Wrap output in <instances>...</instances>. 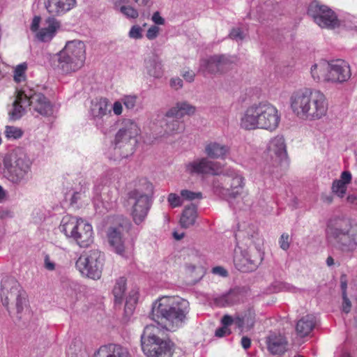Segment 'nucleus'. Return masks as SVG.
Here are the masks:
<instances>
[{"label": "nucleus", "mask_w": 357, "mask_h": 357, "mask_svg": "<svg viewBox=\"0 0 357 357\" xmlns=\"http://www.w3.org/2000/svg\"><path fill=\"white\" fill-rule=\"evenodd\" d=\"M189 312V303L179 297L165 296L152 306L151 318L162 328L175 331L182 327Z\"/></svg>", "instance_id": "obj_1"}, {"label": "nucleus", "mask_w": 357, "mask_h": 357, "mask_svg": "<svg viewBox=\"0 0 357 357\" xmlns=\"http://www.w3.org/2000/svg\"><path fill=\"white\" fill-rule=\"evenodd\" d=\"M289 104L298 118L307 121H316L325 116L328 106L324 93L310 88L294 91L290 96Z\"/></svg>", "instance_id": "obj_2"}, {"label": "nucleus", "mask_w": 357, "mask_h": 357, "mask_svg": "<svg viewBox=\"0 0 357 357\" xmlns=\"http://www.w3.org/2000/svg\"><path fill=\"white\" fill-rule=\"evenodd\" d=\"M280 121V114L268 102H255L248 107L240 118V127L246 130H275Z\"/></svg>", "instance_id": "obj_3"}, {"label": "nucleus", "mask_w": 357, "mask_h": 357, "mask_svg": "<svg viewBox=\"0 0 357 357\" xmlns=\"http://www.w3.org/2000/svg\"><path fill=\"white\" fill-rule=\"evenodd\" d=\"M326 235L328 241L342 252L357 248V223L349 218L335 216L328 220Z\"/></svg>", "instance_id": "obj_4"}, {"label": "nucleus", "mask_w": 357, "mask_h": 357, "mask_svg": "<svg viewBox=\"0 0 357 357\" xmlns=\"http://www.w3.org/2000/svg\"><path fill=\"white\" fill-rule=\"evenodd\" d=\"M235 236L236 239L242 238L245 241V245L250 241V244L256 245L254 249L236 254L234 260L236 268L242 272L256 270L263 260V253L258 248L261 243L258 232L252 227L249 228L247 231H238Z\"/></svg>", "instance_id": "obj_5"}, {"label": "nucleus", "mask_w": 357, "mask_h": 357, "mask_svg": "<svg viewBox=\"0 0 357 357\" xmlns=\"http://www.w3.org/2000/svg\"><path fill=\"white\" fill-rule=\"evenodd\" d=\"M56 68L62 74H71L80 70L86 60V45L79 40L68 41L56 54Z\"/></svg>", "instance_id": "obj_6"}, {"label": "nucleus", "mask_w": 357, "mask_h": 357, "mask_svg": "<svg viewBox=\"0 0 357 357\" xmlns=\"http://www.w3.org/2000/svg\"><path fill=\"white\" fill-rule=\"evenodd\" d=\"M59 229L81 248H87L93 241L92 226L82 218L65 215L61 220Z\"/></svg>", "instance_id": "obj_7"}, {"label": "nucleus", "mask_w": 357, "mask_h": 357, "mask_svg": "<svg viewBox=\"0 0 357 357\" xmlns=\"http://www.w3.org/2000/svg\"><path fill=\"white\" fill-rule=\"evenodd\" d=\"M160 331L154 325H147L141 336L142 348L147 357H172V344L158 337Z\"/></svg>", "instance_id": "obj_8"}, {"label": "nucleus", "mask_w": 357, "mask_h": 357, "mask_svg": "<svg viewBox=\"0 0 357 357\" xmlns=\"http://www.w3.org/2000/svg\"><path fill=\"white\" fill-rule=\"evenodd\" d=\"M31 161L22 149H16L10 155L9 162H5V176L13 183L28 180L31 172Z\"/></svg>", "instance_id": "obj_9"}, {"label": "nucleus", "mask_w": 357, "mask_h": 357, "mask_svg": "<svg viewBox=\"0 0 357 357\" xmlns=\"http://www.w3.org/2000/svg\"><path fill=\"white\" fill-rule=\"evenodd\" d=\"M144 191L136 189L129 193V202L132 205L131 216L134 222L139 225L143 222L151 206V195L153 194L152 183L144 181Z\"/></svg>", "instance_id": "obj_10"}, {"label": "nucleus", "mask_w": 357, "mask_h": 357, "mask_svg": "<svg viewBox=\"0 0 357 357\" xmlns=\"http://www.w3.org/2000/svg\"><path fill=\"white\" fill-rule=\"evenodd\" d=\"M139 129L135 122L130 119L123 121V126L115 137V150L120 151L122 158H127L133 153L137 144L136 137Z\"/></svg>", "instance_id": "obj_11"}, {"label": "nucleus", "mask_w": 357, "mask_h": 357, "mask_svg": "<svg viewBox=\"0 0 357 357\" xmlns=\"http://www.w3.org/2000/svg\"><path fill=\"white\" fill-rule=\"evenodd\" d=\"M104 262V254L98 250L84 252L76 261V267L82 275L91 279H99L101 276Z\"/></svg>", "instance_id": "obj_12"}, {"label": "nucleus", "mask_w": 357, "mask_h": 357, "mask_svg": "<svg viewBox=\"0 0 357 357\" xmlns=\"http://www.w3.org/2000/svg\"><path fill=\"white\" fill-rule=\"evenodd\" d=\"M221 180L223 183L213 181V186L216 192L228 198H236L241 195L245 185L244 178L234 169H227Z\"/></svg>", "instance_id": "obj_13"}, {"label": "nucleus", "mask_w": 357, "mask_h": 357, "mask_svg": "<svg viewBox=\"0 0 357 357\" xmlns=\"http://www.w3.org/2000/svg\"><path fill=\"white\" fill-rule=\"evenodd\" d=\"M1 289L3 305L7 306L10 302H15L17 312H21L26 303V294L21 290L15 278L4 277L1 282Z\"/></svg>", "instance_id": "obj_14"}, {"label": "nucleus", "mask_w": 357, "mask_h": 357, "mask_svg": "<svg viewBox=\"0 0 357 357\" xmlns=\"http://www.w3.org/2000/svg\"><path fill=\"white\" fill-rule=\"evenodd\" d=\"M307 14L321 28L335 29L340 26V21L335 12L318 1H312L309 5Z\"/></svg>", "instance_id": "obj_15"}, {"label": "nucleus", "mask_w": 357, "mask_h": 357, "mask_svg": "<svg viewBox=\"0 0 357 357\" xmlns=\"http://www.w3.org/2000/svg\"><path fill=\"white\" fill-rule=\"evenodd\" d=\"M233 62L231 56L214 54L200 60L199 71L205 74L221 75L228 70Z\"/></svg>", "instance_id": "obj_16"}, {"label": "nucleus", "mask_w": 357, "mask_h": 357, "mask_svg": "<svg viewBox=\"0 0 357 357\" xmlns=\"http://www.w3.org/2000/svg\"><path fill=\"white\" fill-rule=\"evenodd\" d=\"M90 114L96 126L104 130L112 122L111 109L107 98H101L91 102Z\"/></svg>", "instance_id": "obj_17"}, {"label": "nucleus", "mask_w": 357, "mask_h": 357, "mask_svg": "<svg viewBox=\"0 0 357 357\" xmlns=\"http://www.w3.org/2000/svg\"><path fill=\"white\" fill-rule=\"evenodd\" d=\"M24 93L28 100V106L31 107L34 112L43 116H50L53 113L52 105L43 94L36 93L27 86L24 87Z\"/></svg>", "instance_id": "obj_18"}, {"label": "nucleus", "mask_w": 357, "mask_h": 357, "mask_svg": "<svg viewBox=\"0 0 357 357\" xmlns=\"http://www.w3.org/2000/svg\"><path fill=\"white\" fill-rule=\"evenodd\" d=\"M185 168L186 172L190 174L218 175L221 173L220 164L210 160L208 158H202L195 160L188 163Z\"/></svg>", "instance_id": "obj_19"}, {"label": "nucleus", "mask_w": 357, "mask_h": 357, "mask_svg": "<svg viewBox=\"0 0 357 357\" xmlns=\"http://www.w3.org/2000/svg\"><path fill=\"white\" fill-rule=\"evenodd\" d=\"M351 76L349 64L342 59L329 61L328 83L342 84L347 82Z\"/></svg>", "instance_id": "obj_20"}, {"label": "nucleus", "mask_w": 357, "mask_h": 357, "mask_svg": "<svg viewBox=\"0 0 357 357\" xmlns=\"http://www.w3.org/2000/svg\"><path fill=\"white\" fill-rule=\"evenodd\" d=\"M267 154L272 160L273 166H278L286 158V145L283 137L276 136L270 140L267 147Z\"/></svg>", "instance_id": "obj_21"}, {"label": "nucleus", "mask_w": 357, "mask_h": 357, "mask_svg": "<svg viewBox=\"0 0 357 357\" xmlns=\"http://www.w3.org/2000/svg\"><path fill=\"white\" fill-rule=\"evenodd\" d=\"M108 242L114 252L117 255L126 257V249L125 238L123 235V227L121 225L109 227L107 232Z\"/></svg>", "instance_id": "obj_22"}, {"label": "nucleus", "mask_w": 357, "mask_h": 357, "mask_svg": "<svg viewBox=\"0 0 357 357\" xmlns=\"http://www.w3.org/2000/svg\"><path fill=\"white\" fill-rule=\"evenodd\" d=\"M77 0H44L45 8L52 17L61 16L76 6Z\"/></svg>", "instance_id": "obj_23"}, {"label": "nucleus", "mask_w": 357, "mask_h": 357, "mask_svg": "<svg viewBox=\"0 0 357 357\" xmlns=\"http://www.w3.org/2000/svg\"><path fill=\"white\" fill-rule=\"evenodd\" d=\"M61 23L54 17L46 19L44 26L36 33V38L42 42L50 41L60 29Z\"/></svg>", "instance_id": "obj_24"}, {"label": "nucleus", "mask_w": 357, "mask_h": 357, "mask_svg": "<svg viewBox=\"0 0 357 357\" xmlns=\"http://www.w3.org/2000/svg\"><path fill=\"white\" fill-rule=\"evenodd\" d=\"M230 148L229 146L211 141L206 144L204 153L208 158L224 160L229 154Z\"/></svg>", "instance_id": "obj_25"}, {"label": "nucleus", "mask_w": 357, "mask_h": 357, "mask_svg": "<svg viewBox=\"0 0 357 357\" xmlns=\"http://www.w3.org/2000/svg\"><path fill=\"white\" fill-rule=\"evenodd\" d=\"M24 87L17 91V96L13 103V108L8 112L12 120L20 119L25 113V108L28 106L26 97L24 96Z\"/></svg>", "instance_id": "obj_26"}, {"label": "nucleus", "mask_w": 357, "mask_h": 357, "mask_svg": "<svg viewBox=\"0 0 357 357\" xmlns=\"http://www.w3.org/2000/svg\"><path fill=\"white\" fill-rule=\"evenodd\" d=\"M95 357H131L128 350L119 344L101 347L95 354Z\"/></svg>", "instance_id": "obj_27"}, {"label": "nucleus", "mask_w": 357, "mask_h": 357, "mask_svg": "<svg viewBox=\"0 0 357 357\" xmlns=\"http://www.w3.org/2000/svg\"><path fill=\"white\" fill-rule=\"evenodd\" d=\"M310 73L314 81L328 83L329 61L321 60L314 63L310 68Z\"/></svg>", "instance_id": "obj_28"}, {"label": "nucleus", "mask_w": 357, "mask_h": 357, "mask_svg": "<svg viewBox=\"0 0 357 357\" xmlns=\"http://www.w3.org/2000/svg\"><path fill=\"white\" fill-rule=\"evenodd\" d=\"M267 344L268 351L274 355H280L287 350V339L281 335L271 334L268 337Z\"/></svg>", "instance_id": "obj_29"}, {"label": "nucleus", "mask_w": 357, "mask_h": 357, "mask_svg": "<svg viewBox=\"0 0 357 357\" xmlns=\"http://www.w3.org/2000/svg\"><path fill=\"white\" fill-rule=\"evenodd\" d=\"M144 68L146 73L154 78H160L163 75L162 63L155 55H151L144 59Z\"/></svg>", "instance_id": "obj_30"}, {"label": "nucleus", "mask_w": 357, "mask_h": 357, "mask_svg": "<svg viewBox=\"0 0 357 357\" xmlns=\"http://www.w3.org/2000/svg\"><path fill=\"white\" fill-rule=\"evenodd\" d=\"M195 112V107L186 101L177 102L175 106L167 112L168 117L181 119L185 115H192Z\"/></svg>", "instance_id": "obj_31"}, {"label": "nucleus", "mask_w": 357, "mask_h": 357, "mask_svg": "<svg viewBox=\"0 0 357 357\" xmlns=\"http://www.w3.org/2000/svg\"><path fill=\"white\" fill-rule=\"evenodd\" d=\"M315 317L312 314H307L299 319L296 326V331L300 337L308 335L315 326Z\"/></svg>", "instance_id": "obj_32"}, {"label": "nucleus", "mask_w": 357, "mask_h": 357, "mask_svg": "<svg viewBox=\"0 0 357 357\" xmlns=\"http://www.w3.org/2000/svg\"><path fill=\"white\" fill-rule=\"evenodd\" d=\"M351 174L349 172H343L341 174L340 179L335 180L333 183L332 190L340 197H342L346 194L347 184L351 182Z\"/></svg>", "instance_id": "obj_33"}, {"label": "nucleus", "mask_w": 357, "mask_h": 357, "mask_svg": "<svg viewBox=\"0 0 357 357\" xmlns=\"http://www.w3.org/2000/svg\"><path fill=\"white\" fill-rule=\"evenodd\" d=\"M197 217V206L191 204L185 206L180 219V225L183 228H188L192 226Z\"/></svg>", "instance_id": "obj_34"}, {"label": "nucleus", "mask_w": 357, "mask_h": 357, "mask_svg": "<svg viewBox=\"0 0 357 357\" xmlns=\"http://www.w3.org/2000/svg\"><path fill=\"white\" fill-rule=\"evenodd\" d=\"M278 4L273 1L268 0L259 4L256 8L257 17L259 19L265 20L269 16L278 13Z\"/></svg>", "instance_id": "obj_35"}, {"label": "nucleus", "mask_w": 357, "mask_h": 357, "mask_svg": "<svg viewBox=\"0 0 357 357\" xmlns=\"http://www.w3.org/2000/svg\"><path fill=\"white\" fill-rule=\"evenodd\" d=\"M165 135H171L178 133L183 130V126L182 122L175 117H168L165 116Z\"/></svg>", "instance_id": "obj_36"}, {"label": "nucleus", "mask_w": 357, "mask_h": 357, "mask_svg": "<svg viewBox=\"0 0 357 357\" xmlns=\"http://www.w3.org/2000/svg\"><path fill=\"white\" fill-rule=\"evenodd\" d=\"M126 280L124 278H120L116 280L113 289L115 303H121L122 302L126 291Z\"/></svg>", "instance_id": "obj_37"}, {"label": "nucleus", "mask_w": 357, "mask_h": 357, "mask_svg": "<svg viewBox=\"0 0 357 357\" xmlns=\"http://www.w3.org/2000/svg\"><path fill=\"white\" fill-rule=\"evenodd\" d=\"M137 301V293L135 291L130 292L128 298L126 299L125 305L124 312L126 317H130L131 314H132Z\"/></svg>", "instance_id": "obj_38"}, {"label": "nucleus", "mask_w": 357, "mask_h": 357, "mask_svg": "<svg viewBox=\"0 0 357 357\" xmlns=\"http://www.w3.org/2000/svg\"><path fill=\"white\" fill-rule=\"evenodd\" d=\"M23 131L20 128L6 126L5 127L4 135L9 140L17 139L22 137Z\"/></svg>", "instance_id": "obj_39"}, {"label": "nucleus", "mask_w": 357, "mask_h": 357, "mask_svg": "<svg viewBox=\"0 0 357 357\" xmlns=\"http://www.w3.org/2000/svg\"><path fill=\"white\" fill-rule=\"evenodd\" d=\"M234 302V293L232 291L215 298L216 304L221 307L233 305Z\"/></svg>", "instance_id": "obj_40"}, {"label": "nucleus", "mask_w": 357, "mask_h": 357, "mask_svg": "<svg viewBox=\"0 0 357 357\" xmlns=\"http://www.w3.org/2000/svg\"><path fill=\"white\" fill-rule=\"evenodd\" d=\"M116 8H119L120 12L125 16L129 18L135 19L138 17L139 13L137 9L131 6H119L117 3L115 4Z\"/></svg>", "instance_id": "obj_41"}, {"label": "nucleus", "mask_w": 357, "mask_h": 357, "mask_svg": "<svg viewBox=\"0 0 357 357\" xmlns=\"http://www.w3.org/2000/svg\"><path fill=\"white\" fill-rule=\"evenodd\" d=\"M26 69V63H22L17 66L14 71V79L15 82H20L22 80L24 79V73Z\"/></svg>", "instance_id": "obj_42"}, {"label": "nucleus", "mask_w": 357, "mask_h": 357, "mask_svg": "<svg viewBox=\"0 0 357 357\" xmlns=\"http://www.w3.org/2000/svg\"><path fill=\"white\" fill-rule=\"evenodd\" d=\"M181 198L186 200H194L195 199H202V195L201 192H194L188 190H183L181 191Z\"/></svg>", "instance_id": "obj_43"}, {"label": "nucleus", "mask_w": 357, "mask_h": 357, "mask_svg": "<svg viewBox=\"0 0 357 357\" xmlns=\"http://www.w3.org/2000/svg\"><path fill=\"white\" fill-rule=\"evenodd\" d=\"M121 101L126 107L128 109H133L136 105V96H125L121 98Z\"/></svg>", "instance_id": "obj_44"}, {"label": "nucleus", "mask_w": 357, "mask_h": 357, "mask_svg": "<svg viewBox=\"0 0 357 357\" xmlns=\"http://www.w3.org/2000/svg\"><path fill=\"white\" fill-rule=\"evenodd\" d=\"M167 201L173 208L178 207L182 204V198L175 193H170L168 195Z\"/></svg>", "instance_id": "obj_45"}, {"label": "nucleus", "mask_w": 357, "mask_h": 357, "mask_svg": "<svg viewBox=\"0 0 357 357\" xmlns=\"http://www.w3.org/2000/svg\"><path fill=\"white\" fill-rule=\"evenodd\" d=\"M344 26L347 29H357V18L354 16H349L343 21Z\"/></svg>", "instance_id": "obj_46"}, {"label": "nucleus", "mask_w": 357, "mask_h": 357, "mask_svg": "<svg viewBox=\"0 0 357 357\" xmlns=\"http://www.w3.org/2000/svg\"><path fill=\"white\" fill-rule=\"evenodd\" d=\"M233 322H235V324L238 326H241L243 323L241 319L238 318L236 320L234 321L232 317L227 314L223 316V317L222 318V324L224 326L227 328H228L229 326L231 325Z\"/></svg>", "instance_id": "obj_47"}, {"label": "nucleus", "mask_w": 357, "mask_h": 357, "mask_svg": "<svg viewBox=\"0 0 357 357\" xmlns=\"http://www.w3.org/2000/svg\"><path fill=\"white\" fill-rule=\"evenodd\" d=\"M142 28L139 26H132L129 31V37L133 39H139L142 37Z\"/></svg>", "instance_id": "obj_48"}, {"label": "nucleus", "mask_w": 357, "mask_h": 357, "mask_svg": "<svg viewBox=\"0 0 357 357\" xmlns=\"http://www.w3.org/2000/svg\"><path fill=\"white\" fill-rule=\"evenodd\" d=\"M279 244L281 249L287 250L289 248V236L288 234L284 233L281 235Z\"/></svg>", "instance_id": "obj_49"}, {"label": "nucleus", "mask_w": 357, "mask_h": 357, "mask_svg": "<svg viewBox=\"0 0 357 357\" xmlns=\"http://www.w3.org/2000/svg\"><path fill=\"white\" fill-rule=\"evenodd\" d=\"M229 36L230 38L235 40L236 41L243 40L245 38L243 31L238 28L233 29L231 31Z\"/></svg>", "instance_id": "obj_50"}, {"label": "nucleus", "mask_w": 357, "mask_h": 357, "mask_svg": "<svg viewBox=\"0 0 357 357\" xmlns=\"http://www.w3.org/2000/svg\"><path fill=\"white\" fill-rule=\"evenodd\" d=\"M159 31H160V29L158 26H155V25L151 26L147 31L146 37L149 40H153L158 36Z\"/></svg>", "instance_id": "obj_51"}, {"label": "nucleus", "mask_w": 357, "mask_h": 357, "mask_svg": "<svg viewBox=\"0 0 357 357\" xmlns=\"http://www.w3.org/2000/svg\"><path fill=\"white\" fill-rule=\"evenodd\" d=\"M342 299H343L342 310L345 313H349L351 310V303L350 300L349 299V298L347 297V294H344V295H342Z\"/></svg>", "instance_id": "obj_52"}, {"label": "nucleus", "mask_w": 357, "mask_h": 357, "mask_svg": "<svg viewBox=\"0 0 357 357\" xmlns=\"http://www.w3.org/2000/svg\"><path fill=\"white\" fill-rule=\"evenodd\" d=\"M123 103L122 102V101H116L114 102V103L113 104V106H112V110L114 112V114L117 115V116H119L122 114V112H123Z\"/></svg>", "instance_id": "obj_53"}, {"label": "nucleus", "mask_w": 357, "mask_h": 357, "mask_svg": "<svg viewBox=\"0 0 357 357\" xmlns=\"http://www.w3.org/2000/svg\"><path fill=\"white\" fill-rule=\"evenodd\" d=\"M187 268H188V272L192 274V276H194L193 273L195 272L199 273V275H197V277H199L200 275H202L203 274V270L201 266L197 267L195 265L189 264L187 266ZM195 276L197 277V275H195Z\"/></svg>", "instance_id": "obj_54"}, {"label": "nucleus", "mask_w": 357, "mask_h": 357, "mask_svg": "<svg viewBox=\"0 0 357 357\" xmlns=\"http://www.w3.org/2000/svg\"><path fill=\"white\" fill-rule=\"evenodd\" d=\"M170 86L172 88H174V89L178 90V89L182 88L183 81L181 78H178V77L172 78L170 80Z\"/></svg>", "instance_id": "obj_55"}, {"label": "nucleus", "mask_w": 357, "mask_h": 357, "mask_svg": "<svg viewBox=\"0 0 357 357\" xmlns=\"http://www.w3.org/2000/svg\"><path fill=\"white\" fill-rule=\"evenodd\" d=\"M230 330L228 328L222 326V327L219 328L215 331V335L217 337H222L226 335L230 334Z\"/></svg>", "instance_id": "obj_56"}, {"label": "nucleus", "mask_w": 357, "mask_h": 357, "mask_svg": "<svg viewBox=\"0 0 357 357\" xmlns=\"http://www.w3.org/2000/svg\"><path fill=\"white\" fill-rule=\"evenodd\" d=\"M152 20L155 24L162 25L165 22V20L160 16L158 12H155L153 13L152 16Z\"/></svg>", "instance_id": "obj_57"}, {"label": "nucleus", "mask_w": 357, "mask_h": 357, "mask_svg": "<svg viewBox=\"0 0 357 357\" xmlns=\"http://www.w3.org/2000/svg\"><path fill=\"white\" fill-rule=\"evenodd\" d=\"M40 22V17L39 16H35L31 24V30L32 31H36L38 29Z\"/></svg>", "instance_id": "obj_58"}, {"label": "nucleus", "mask_w": 357, "mask_h": 357, "mask_svg": "<svg viewBox=\"0 0 357 357\" xmlns=\"http://www.w3.org/2000/svg\"><path fill=\"white\" fill-rule=\"evenodd\" d=\"M139 7H150L153 3V0H133Z\"/></svg>", "instance_id": "obj_59"}, {"label": "nucleus", "mask_w": 357, "mask_h": 357, "mask_svg": "<svg viewBox=\"0 0 357 357\" xmlns=\"http://www.w3.org/2000/svg\"><path fill=\"white\" fill-rule=\"evenodd\" d=\"M213 273L221 275L222 277H225L227 275V271L221 266L214 267L213 268Z\"/></svg>", "instance_id": "obj_60"}, {"label": "nucleus", "mask_w": 357, "mask_h": 357, "mask_svg": "<svg viewBox=\"0 0 357 357\" xmlns=\"http://www.w3.org/2000/svg\"><path fill=\"white\" fill-rule=\"evenodd\" d=\"M183 77L187 82H192L194 81L195 74L192 71H186L183 74Z\"/></svg>", "instance_id": "obj_61"}, {"label": "nucleus", "mask_w": 357, "mask_h": 357, "mask_svg": "<svg viewBox=\"0 0 357 357\" xmlns=\"http://www.w3.org/2000/svg\"><path fill=\"white\" fill-rule=\"evenodd\" d=\"M45 266L47 270H50V271H52L55 268L54 264L53 262L50 261L48 256L45 257Z\"/></svg>", "instance_id": "obj_62"}, {"label": "nucleus", "mask_w": 357, "mask_h": 357, "mask_svg": "<svg viewBox=\"0 0 357 357\" xmlns=\"http://www.w3.org/2000/svg\"><path fill=\"white\" fill-rule=\"evenodd\" d=\"M241 344L245 349H248L251 344L250 339L245 336L243 337L241 339Z\"/></svg>", "instance_id": "obj_63"}, {"label": "nucleus", "mask_w": 357, "mask_h": 357, "mask_svg": "<svg viewBox=\"0 0 357 357\" xmlns=\"http://www.w3.org/2000/svg\"><path fill=\"white\" fill-rule=\"evenodd\" d=\"M347 282L346 281L341 280V289L342 291V295L344 294H347Z\"/></svg>", "instance_id": "obj_64"}]
</instances>
